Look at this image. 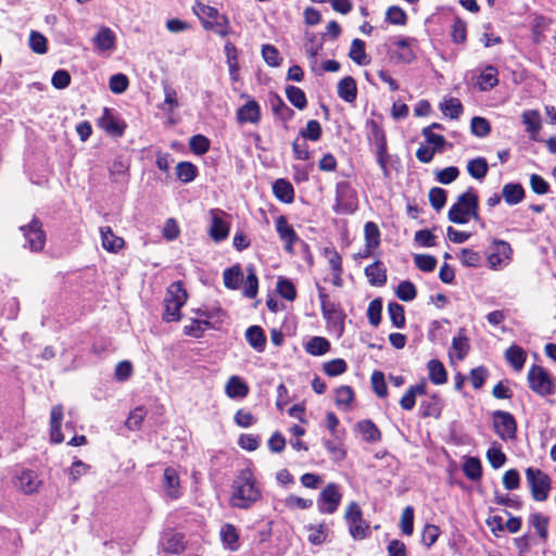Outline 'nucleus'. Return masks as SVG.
Masks as SVG:
<instances>
[{"label": "nucleus", "mask_w": 556, "mask_h": 556, "mask_svg": "<svg viewBox=\"0 0 556 556\" xmlns=\"http://www.w3.org/2000/svg\"><path fill=\"white\" fill-rule=\"evenodd\" d=\"M231 488L230 504L236 508L248 509L262 496L257 481L250 469L239 471Z\"/></svg>", "instance_id": "1"}, {"label": "nucleus", "mask_w": 556, "mask_h": 556, "mask_svg": "<svg viewBox=\"0 0 556 556\" xmlns=\"http://www.w3.org/2000/svg\"><path fill=\"white\" fill-rule=\"evenodd\" d=\"M478 195L472 188L462 193L448 211V219L455 224H466L473 218L479 219Z\"/></svg>", "instance_id": "2"}, {"label": "nucleus", "mask_w": 556, "mask_h": 556, "mask_svg": "<svg viewBox=\"0 0 556 556\" xmlns=\"http://www.w3.org/2000/svg\"><path fill=\"white\" fill-rule=\"evenodd\" d=\"M205 29L215 30L219 36L229 34V23L225 15H220L216 8L197 2L192 8Z\"/></svg>", "instance_id": "3"}, {"label": "nucleus", "mask_w": 556, "mask_h": 556, "mask_svg": "<svg viewBox=\"0 0 556 556\" xmlns=\"http://www.w3.org/2000/svg\"><path fill=\"white\" fill-rule=\"evenodd\" d=\"M187 301V292L184 289L181 282H173L168 289L164 299V315L163 319L167 323L178 321L181 318L180 308Z\"/></svg>", "instance_id": "4"}, {"label": "nucleus", "mask_w": 556, "mask_h": 556, "mask_svg": "<svg viewBox=\"0 0 556 556\" xmlns=\"http://www.w3.org/2000/svg\"><path fill=\"white\" fill-rule=\"evenodd\" d=\"M358 201L355 190L348 181H340L336 186V202L333 211L337 214L350 215L357 210Z\"/></svg>", "instance_id": "5"}, {"label": "nucleus", "mask_w": 556, "mask_h": 556, "mask_svg": "<svg viewBox=\"0 0 556 556\" xmlns=\"http://www.w3.org/2000/svg\"><path fill=\"white\" fill-rule=\"evenodd\" d=\"M530 389L541 396L555 393V383L551 375L542 366L533 365L528 371Z\"/></svg>", "instance_id": "6"}, {"label": "nucleus", "mask_w": 556, "mask_h": 556, "mask_svg": "<svg viewBox=\"0 0 556 556\" xmlns=\"http://www.w3.org/2000/svg\"><path fill=\"white\" fill-rule=\"evenodd\" d=\"M526 477L533 498L539 502L545 501L548 497L551 489V480L548 476L540 469L530 467L526 470Z\"/></svg>", "instance_id": "7"}, {"label": "nucleus", "mask_w": 556, "mask_h": 556, "mask_svg": "<svg viewBox=\"0 0 556 556\" xmlns=\"http://www.w3.org/2000/svg\"><path fill=\"white\" fill-rule=\"evenodd\" d=\"M342 500V493L338 484L330 482L319 493L317 506L320 514H333Z\"/></svg>", "instance_id": "8"}, {"label": "nucleus", "mask_w": 556, "mask_h": 556, "mask_svg": "<svg viewBox=\"0 0 556 556\" xmlns=\"http://www.w3.org/2000/svg\"><path fill=\"white\" fill-rule=\"evenodd\" d=\"M493 426L495 433L503 441H510L516 438L517 422L510 413L504 410H495L493 413Z\"/></svg>", "instance_id": "9"}, {"label": "nucleus", "mask_w": 556, "mask_h": 556, "mask_svg": "<svg viewBox=\"0 0 556 556\" xmlns=\"http://www.w3.org/2000/svg\"><path fill=\"white\" fill-rule=\"evenodd\" d=\"M21 230L30 251L39 252L43 249L46 233L42 230L41 223L37 218H34L27 226H21Z\"/></svg>", "instance_id": "10"}, {"label": "nucleus", "mask_w": 556, "mask_h": 556, "mask_svg": "<svg viewBox=\"0 0 556 556\" xmlns=\"http://www.w3.org/2000/svg\"><path fill=\"white\" fill-rule=\"evenodd\" d=\"M510 244L503 240H494L488 252V263L490 268L498 269L508 264L511 255Z\"/></svg>", "instance_id": "11"}, {"label": "nucleus", "mask_w": 556, "mask_h": 556, "mask_svg": "<svg viewBox=\"0 0 556 556\" xmlns=\"http://www.w3.org/2000/svg\"><path fill=\"white\" fill-rule=\"evenodd\" d=\"M371 139L375 142L377 162L383 172L384 176L389 175L388 163H389V154L387 149V139L384 131L377 124L372 123L371 126Z\"/></svg>", "instance_id": "12"}, {"label": "nucleus", "mask_w": 556, "mask_h": 556, "mask_svg": "<svg viewBox=\"0 0 556 556\" xmlns=\"http://www.w3.org/2000/svg\"><path fill=\"white\" fill-rule=\"evenodd\" d=\"M211 215V227H210V237L215 242H220L225 240L229 235V224L225 220L226 213L219 208H212L210 211Z\"/></svg>", "instance_id": "13"}, {"label": "nucleus", "mask_w": 556, "mask_h": 556, "mask_svg": "<svg viewBox=\"0 0 556 556\" xmlns=\"http://www.w3.org/2000/svg\"><path fill=\"white\" fill-rule=\"evenodd\" d=\"M276 230L278 232V236L280 240L285 243V250L293 254V245L298 241H300L299 236L294 231L293 227L288 223V219L286 216L280 215L276 219Z\"/></svg>", "instance_id": "14"}, {"label": "nucleus", "mask_w": 556, "mask_h": 556, "mask_svg": "<svg viewBox=\"0 0 556 556\" xmlns=\"http://www.w3.org/2000/svg\"><path fill=\"white\" fill-rule=\"evenodd\" d=\"M162 485L166 495L172 500H177L182 494L179 475L173 467L164 469Z\"/></svg>", "instance_id": "15"}, {"label": "nucleus", "mask_w": 556, "mask_h": 556, "mask_svg": "<svg viewBox=\"0 0 556 556\" xmlns=\"http://www.w3.org/2000/svg\"><path fill=\"white\" fill-rule=\"evenodd\" d=\"M237 121L240 124H258L261 121L260 104L255 100L250 99L237 110Z\"/></svg>", "instance_id": "16"}, {"label": "nucleus", "mask_w": 556, "mask_h": 556, "mask_svg": "<svg viewBox=\"0 0 556 556\" xmlns=\"http://www.w3.org/2000/svg\"><path fill=\"white\" fill-rule=\"evenodd\" d=\"M160 546L166 554H180L185 549L184 536L177 532H166L160 540Z\"/></svg>", "instance_id": "17"}, {"label": "nucleus", "mask_w": 556, "mask_h": 556, "mask_svg": "<svg viewBox=\"0 0 556 556\" xmlns=\"http://www.w3.org/2000/svg\"><path fill=\"white\" fill-rule=\"evenodd\" d=\"M63 415L64 412L62 405H55L52 407L50 413V439L55 444H60L64 441V437L61 431Z\"/></svg>", "instance_id": "18"}, {"label": "nucleus", "mask_w": 556, "mask_h": 556, "mask_svg": "<svg viewBox=\"0 0 556 556\" xmlns=\"http://www.w3.org/2000/svg\"><path fill=\"white\" fill-rule=\"evenodd\" d=\"M355 429L367 443H377L381 440V431L370 419L358 421L355 425Z\"/></svg>", "instance_id": "19"}, {"label": "nucleus", "mask_w": 556, "mask_h": 556, "mask_svg": "<svg viewBox=\"0 0 556 556\" xmlns=\"http://www.w3.org/2000/svg\"><path fill=\"white\" fill-rule=\"evenodd\" d=\"M365 275L371 286L381 287L387 282V269L380 261L368 265Z\"/></svg>", "instance_id": "20"}, {"label": "nucleus", "mask_w": 556, "mask_h": 556, "mask_svg": "<svg viewBox=\"0 0 556 556\" xmlns=\"http://www.w3.org/2000/svg\"><path fill=\"white\" fill-rule=\"evenodd\" d=\"M100 233L104 250L116 253L124 247V239L116 236L111 227H101Z\"/></svg>", "instance_id": "21"}, {"label": "nucleus", "mask_w": 556, "mask_h": 556, "mask_svg": "<svg viewBox=\"0 0 556 556\" xmlns=\"http://www.w3.org/2000/svg\"><path fill=\"white\" fill-rule=\"evenodd\" d=\"M225 392L230 399H243L249 393V387L239 376H231L226 383Z\"/></svg>", "instance_id": "22"}, {"label": "nucleus", "mask_w": 556, "mask_h": 556, "mask_svg": "<svg viewBox=\"0 0 556 556\" xmlns=\"http://www.w3.org/2000/svg\"><path fill=\"white\" fill-rule=\"evenodd\" d=\"M100 126L110 135L121 137L125 130V124L118 118L114 117L108 109L100 119Z\"/></svg>", "instance_id": "23"}, {"label": "nucleus", "mask_w": 556, "mask_h": 556, "mask_svg": "<svg viewBox=\"0 0 556 556\" xmlns=\"http://www.w3.org/2000/svg\"><path fill=\"white\" fill-rule=\"evenodd\" d=\"M115 34L109 27H102L93 37V43L99 51H112L115 48Z\"/></svg>", "instance_id": "24"}, {"label": "nucleus", "mask_w": 556, "mask_h": 556, "mask_svg": "<svg viewBox=\"0 0 556 556\" xmlns=\"http://www.w3.org/2000/svg\"><path fill=\"white\" fill-rule=\"evenodd\" d=\"M40 485V480L33 470H23L17 477V486L26 494L37 492Z\"/></svg>", "instance_id": "25"}, {"label": "nucleus", "mask_w": 556, "mask_h": 556, "mask_svg": "<svg viewBox=\"0 0 556 556\" xmlns=\"http://www.w3.org/2000/svg\"><path fill=\"white\" fill-rule=\"evenodd\" d=\"M338 96L348 103H352L356 100L357 87L353 77L346 76L339 81Z\"/></svg>", "instance_id": "26"}, {"label": "nucleus", "mask_w": 556, "mask_h": 556, "mask_svg": "<svg viewBox=\"0 0 556 556\" xmlns=\"http://www.w3.org/2000/svg\"><path fill=\"white\" fill-rule=\"evenodd\" d=\"M497 84V70L492 65H488L477 77L476 81V85L481 91H488L494 88Z\"/></svg>", "instance_id": "27"}, {"label": "nucleus", "mask_w": 556, "mask_h": 556, "mask_svg": "<svg viewBox=\"0 0 556 556\" xmlns=\"http://www.w3.org/2000/svg\"><path fill=\"white\" fill-rule=\"evenodd\" d=\"M505 359L516 371H520L527 361V354L521 346L514 344L505 351Z\"/></svg>", "instance_id": "28"}, {"label": "nucleus", "mask_w": 556, "mask_h": 556, "mask_svg": "<svg viewBox=\"0 0 556 556\" xmlns=\"http://www.w3.org/2000/svg\"><path fill=\"white\" fill-rule=\"evenodd\" d=\"M275 197L283 203H291L294 200V189L290 181L279 178L273 185Z\"/></svg>", "instance_id": "29"}, {"label": "nucleus", "mask_w": 556, "mask_h": 556, "mask_svg": "<svg viewBox=\"0 0 556 556\" xmlns=\"http://www.w3.org/2000/svg\"><path fill=\"white\" fill-rule=\"evenodd\" d=\"M220 539L226 548L229 551H238L240 547L239 544V534L236 527L231 523H226L220 528Z\"/></svg>", "instance_id": "30"}, {"label": "nucleus", "mask_w": 556, "mask_h": 556, "mask_svg": "<svg viewBox=\"0 0 556 556\" xmlns=\"http://www.w3.org/2000/svg\"><path fill=\"white\" fill-rule=\"evenodd\" d=\"M442 410V400L438 395H432L420 403L419 412L421 417L439 418Z\"/></svg>", "instance_id": "31"}, {"label": "nucleus", "mask_w": 556, "mask_h": 556, "mask_svg": "<svg viewBox=\"0 0 556 556\" xmlns=\"http://www.w3.org/2000/svg\"><path fill=\"white\" fill-rule=\"evenodd\" d=\"M248 343L257 352H263L266 345V336L260 326H251L245 331Z\"/></svg>", "instance_id": "32"}, {"label": "nucleus", "mask_w": 556, "mask_h": 556, "mask_svg": "<svg viewBox=\"0 0 556 556\" xmlns=\"http://www.w3.org/2000/svg\"><path fill=\"white\" fill-rule=\"evenodd\" d=\"M505 202L509 205H516L523 200L525 190L520 184H506L502 190Z\"/></svg>", "instance_id": "33"}, {"label": "nucleus", "mask_w": 556, "mask_h": 556, "mask_svg": "<svg viewBox=\"0 0 556 556\" xmlns=\"http://www.w3.org/2000/svg\"><path fill=\"white\" fill-rule=\"evenodd\" d=\"M349 56L357 65H367L369 63V59L365 50V42L362 39L355 38L352 40Z\"/></svg>", "instance_id": "34"}, {"label": "nucleus", "mask_w": 556, "mask_h": 556, "mask_svg": "<svg viewBox=\"0 0 556 556\" xmlns=\"http://www.w3.org/2000/svg\"><path fill=\"white\" fill-rule=\"evenodd\" d=\"M269 101L274 114L280 119L287 122L293 118V110L290 109L278 94H273Z\"/></svg>", "instance_id": "35"}, {"label": "nucleus", "mask_w": 556, "mask_h": 556, "mask_svg": "<svg viewBox=\"0 0 556 556\" xmlns=\"http://www.w3.org/2000/svg\"><path fill=\"white\" fill-rule=\"evenodd\" d=\"M429 379L434 384H443L447 380V374L443 364L438 359L428 362Z\"/></svg>", "instance_id": "36"}, {"label": "nucleus", "mask_w": 556, "mask_h": 556, "mask_svg": "<svg viewBox=\"0 0 556 556\" xmlns=\"http://www.w3.org/2000/svg\"><path fill=\"white\" fill-rule=\"evenodd\" d=\"M330 350V342L324 337H313L305 345V351L314 356H321Z\"/></svg>", "instance_id": "37"}, {"label": "nucleus", "mask_w": 556, "mask_h": 556, "mask_svg": "<svg viewBox=\"0 0 556 556\" xmlns=\"http://www.w3.org/2000/svg\"><path fill=\"white\" fill-rule=\"evenodd\" d=\"M440 110L445 116L457 119L463 114V104L457 98H448L440 104Z\"/></svg>", "instance_id": "38"}, {"label": "nucleus", "mask_w": 556, "mask_h": 556, "mask_svg": "<svg viewBox=\"0 0 556 556\" xmlns=\"http://www.w3.org/2000/svg\"><path fill=\"white\" fill-rule=\"evenodd\" d=\"M334 401L338 407L349 410L351 408V403L354 400V392L349 386H341L336 389L334 392Z\"/></svg>", "instance_id": "39"}, {"label": "nucleus", "mask_w": 556, "mask_h": 556, "mask_svg": "<svg viewBox=\"0 0 556 556\" xmlns=\"http://www.w3.org/2000/svg\"><path fill=\"white\" fill-rule=\"evenodd\" d=\"M414 40L408 37H403L397 39L394 45L401 49L400 52L396 53V59L403 63H410L415 59V53L410 48V45Z\"/></svg>", "instance_id": "40"}, {"label": "nucleus", "mask_w": 556, "mask_h": 556, "mask_svg": "<svg viewBox=\"0 0 556 556\" xmlns=\"http://www.w3.org/2000/svg\"><path fill=\"white\" fill-rule=\"evenodd\" d=\"M224 285L230 290H237L242 281L243 274L239 265L225 269L223 274Z\"/></svg>", "instance_id": "41"}, {"label": "nucleus", "mask_w": 556, "mask_h": 556, "mask_svg": "<svg viewBox=\"0 0 556 556\" xmlns=\"http://www.w3.org/2000/svg\"><path fill=\"white\" fill-rule=\"evenodd\" d=\"M488 162L484 157L470 160L467 164L469 175L475 179H482L488 174Z\"/></svg>", "instance_id": "42"}, {"label": "nucleus", "mask_w": 556, "mask_h": 556, "mask_svg": "<svg viewBox=\"0 0 556 556\" xmlns=\"http://www.w3.org/2000/svg\"><path fill=\"white\" fill-rule=\"evenodd\" d=\"M286 96L288 100L299 110H304L307 105V99L304 91L295 86H288L286 88Z\"/></svg>", "instance_id": "43"}, {"label": "nucleus", "mask_w": 556, "mask_h": 556, "mask_svg": "<svg viewBox=\"0 0 556 556\" xmlns=\"http://www.w3.org/2000/svg\"><path fill=\"white\" fill-rule=\"evenodd\" d=\"M247 279L244 281L243 294L249 299H254L258 290V279L253 266L247 267Z\"/></svg>", "instance_id": "44"}, {"label": "nucleus", "mask_w": 556, "mask_h": 556, "mask_svg": "<svg viewBox=\"0 0 556 556\" xmlns=\"http://www.w3.org/2000/svg\"><path fill=\"white\" fill-rule=\"evenodd\" d=\"M522 122L526 125V130L532 136L539 132L541 128V115L538 111H525L522 113Z\"/></svg>", "instance_id": "45"}, {"label": "nucleus", "mask_w": 556, "mask_h": 556, "mask_svg": "<svg viewBox=\"0 0 556 556\" xmlns=\"http://www.w3.org/2000/svg\"><path fill=\"white\" fill-rule=\"evenodd\" d=\"M421 135L425 138L427 146L431 147L435 152L441 153L444 150L446 140L442 135L430 131L429 128H424Z\"/></svg>", "instance_id": "46"}, {"label": "nucleus", "mask_w": 556, "mask_h": 556, "mask_svg": "<svg viewBox=\"0 0 556 556\" xmlns=\"http://www.w3.org/2000/svg\"><path fill=\"white\" fill-rule=\"evenodd\" d=\"M323 129L321 125L316 119H311L307 122L305 128L300 130V136L305 140L318 141L321 137Z\"/></svg>", "instance_id": "47"}, {"label": "nucleus", "mask_w": 556, "mask_h": 556, "mask_svg": "<svg viewBox=\"0 0 556 556\" xmlns=\"http://www.w3.org/2000/svg\"><path fill=\"white\" fill-rule=\"evenodd\" d=\"M365 245L376 249L380 244V231L374 222H367L364 227Z\"/></svg>", "instance_id": "48"}, {"label": "nucleus", "mask_w": 556, "mask_h": 556, "mask_svg": "<svg viewBox=\"0 0 556 556\" xmlns=\"http://www.w3.org/2000/svg\"><path fill=\"white\" fill-rule=\"evenodd\" d=\"M177 178L182 182H190L197 177V167L189 162H180L176 166Z\"/></svg>", "instance_id": "49"}, {"label": "nucleus", "mask_w": 556, "mask_h": 556, "mask_svg": "<svg viewBox=\"0 0 556 556\" xmlns=\"http://www.w3.org/2000/svg\"><path fill=\"white\" fill-rule=\"evenodd\" d=\"M388 314L394 327L403 328L405 326L404 307L401 304L396 302L389 303Z\"/></svg>", "instance_id": "50"}, {"label": "nucleus", "mask_w": 556, "mask_h": 556, "mask_svg": "<svg viewBox=\"0 0 556 556\" xmlns=\"http://www.w3.org/2000/svg\"><path fill=\"white\" fill-rule=\"evenodd\" d=\"M464 472L472 481L479 480L482 476V466L478 458L469 457L465 460Z\"/></svg>", "instance_id": "51"}, {"label": "nucleus", "mask_w": 556, "mask_h": 556, "mask_svg": "<svg viewBox=\"0 0 556 556\" xmlns=\"http://www.w3.org/2000/svg\"><path fill=\"white\" fill-rule=\"evenodd\" d=\"M324 372L329 377L342 375L348 369V364L342 358H334L323 365Z\"/></svg>", "instance_id": "52"}, {"label": "nucleus", "mask_w": 556, "mask_h": 556, "mask_svg": "<svg viewBox=\"0 0 556 556\" xmlns=\"http://www.w3.org/2000/svg\"><path fill=\"white\" fill-rule=\"evenodd\" d=\"M396 296L404 301V302H410L413 301L417 295L416 287L413 282L408 280H404L400 282V285L396 288Z\"/></svg>", "instance_id": "53"}, {"label": "nucleus", "mask_w": 556, "mask_h": 556, "mask_svg": "<svg viewBox=\"0 0 556 556\" xmlns=\"http://www.w3.org/2000/svg\"><path fill=\"white\" fill-rule=\"evenodd\" d=\"M530 523L541 539L546 540L548 534V519L542 514L535 513L530 516Z\"/></svg>", "instance_id": "54"}, {"label": "nucleus", "mask_w": 556, "mask_h": 556, "mask_svg": "<svg viewBox=\"0 0 556 556\" xmlns=\"http://www.w3.org/2000/svg\"><path fill=\"white\" fill-rule=\"evenodd\" d=\"M486 458L494 469H498L504 466L506 462V455L502 452L501 447L493 444L486 452Z\"/></svg>", "instance_id": "55"}, {"label": "nucleus", "mask_w": 556, "mask_h": 556, "mask_svg": "<svg viewBox=\"0 0 556 556\" xmlns=\"http://www.w3.org/2000/svg\"><path fill=\"white\" fill-rule=\"evenodd\" d=\"M277 292L281 298L288 301H293L296 298V290L294 285L286 278H279L277 282Z\"/></svg>", "instance_id": "56"}, {"label": "nucleus", "mask_w": 556, "mask_h": 556, "mask_svg": "<svg viewBox=\"0 0 556 556\" xmlns=\"http://www.w3.org/2000/svg\"><path fill=\"white\" fill-rule=\"evenodd\" d=\"M190 149L193 153L202 155L210 149V140L203 135H195L190 138Z\"/></svg>", "instance_id": "57"}, {"label": "nucleus", "mask_w": 556, "mask_h": 556, "mask_svg": "<svg viewBox=\"0 0 556 556\" xmlns=\"http://www.w3.org/2000/svg\"><path fill=\"white\" fill-rule=\"evenodd\" d=\"M429 201L435 211H440L446 203V191L440 187H433L429 191Z\"/></svg>", "instance_id": "58"}, {"label": "nucleus", "mask_w": 556, "mask_h": 556, "mask_svg": "<svg viewBox=\"0 0 556 556\" xmlns=\"http://www.w3.org/2000/svg\"><path fill=\"white\" fill-rule=\"evenodd\" d=\"M146 409L141 406L136 407L134 410L130 412L127 420H126V427L129 430H138L146 417Z\"/></svg>", "instance_id": "59"}, {"label": "nucleus", "mask_w": 556, "mask_h": 556, "mask_svg": "<svg viewBox=\"0 0 556 556\" xmlns=\"http://www.w3.org/2000/svg\"><path fill=\"white\" fill-rule=\"evenodd\" d=\"M401 530L405 535H410L414 531V508L412 506H406L402 511Z\"/></svg>", "instance_id": "60"}, {"label": "nucleus", "mask_w": 556, "mask_h": 556, "mask_svg": "<svg viewBox=\"0 0 556 556\" xmlns=\"http://www.w3.org/2000/svg\"><path fill=\"white\" fill-rule=\"evenodd\" d=\"M414 261L417 268L426 273L433 271L437 266V258L428 254H417Z\"/></svg>", "instance_id": "61"}, {"label": "nucleus", "mask_w": 556, "mask_h": 556, "mask_svg": "<svg viewBox=\"0 0 556 556\" xmlns=\"http://www.w3.org/2000/svg\"><path fill=\"white\" fill-rule=\"evenodd\" d=\"M262 56L269 66H279L281 63L279 51L271 45L262 47Z\"/></svg>", "instance_id": "62"}, {"label": "nucleus", "mask_w": 556, "mask_h": 556, "mask_svg": "<svg viewBox=\"0 0 556 556\" xmlns=\"http://www.w3.org/2000/svg\"><path fill=\"white\" fill-rule=\"evenodd\" d=\"M459 169L456 166H448L435 172V178L440 184L448 185L457 179Z\"/></svg>", "instance_id": "63"}, {"label": "nucleus", "mask_w": 556, "mask_h": 556, "mask_svg": "<svg viewBox=\"0 0 556 556\" xmlns=\"http://www.w3.org/2000/svg\"><path fill=\"white\" fill-rule=\"evenodd\" d=\"M470 128L472 134L477 137H485L491 131L490 123L480 116H475L471 119Z\"/></svg>", "instance_id": "64"}]
</instances>
